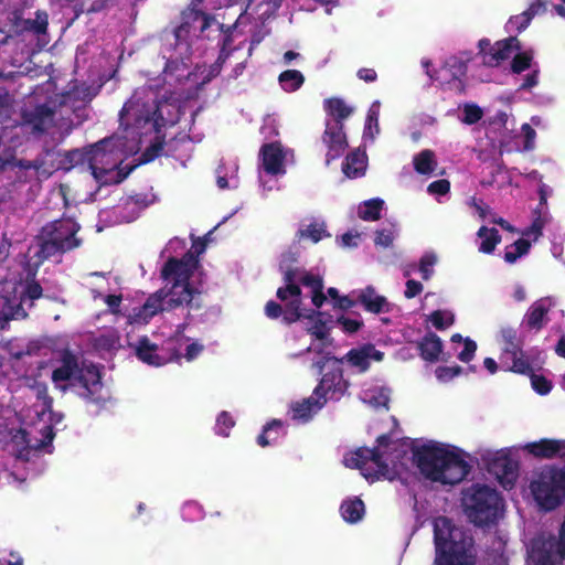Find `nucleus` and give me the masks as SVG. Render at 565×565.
Listing matches in <instances>:
<instances>
[{
  "label": "nucleus",
  "mask_w": 565,
  "mask_h": 565,
  "mask_svg": "<svg viewBox=\"0 0 565 565\" xmlns=\"http://www.w3.org/2000/svg\"><path fill=\"white\" fill-rule=\"evenodd\" d=\"M198 265L199 259L191 250L181 258L169 257L160 271L161 278L168 284L151 294L142 306L135 308L132 319L147 323L159 312L172 311L183 306L189 310H200L203 307L201 291L190 284Z\"/></svg>",
  "instance_id": "nucleus-1"
},
{
  "label": "nucleus",
  "mask_w": 565,
  "mask_h": 565,
  "mask_svg": "<svg viewBox=\"0 0 565 565\" xmlns=\"http://www.w3.org/2000/svg\"><path fill=\"white\" fill-rule=\"evenodd\" d=\"M51 380L55 388L66 392L70 386L78 385L79 394L87 402L102 404L106 398L102 395L103 383L99 369L95 364L81 366L78 358L68 349L61 352Z\"/></svg>",
  "instance_id": "nucleus-2"
},
{
  "label": "nucleus",
  "mask_w": 565,
  "mask_h": 565,
  "mask_svg": "<svg viewBox=\"0 0 565 565\" xmlns=\"http://www.w3.org/2000/svg\"><path fill=\"white\" fill-rule=\"evenodd\" d=\"M414 461L428 480L457 484L470 472L469 463L457 452L439 445H423L413 451Z\"/></svg>",
  "instance_id": "nucleus-3"
},
{
  "label": "nucleus",
  "mask_w": 565,
  "mask_h": 565,
  "mask_svg": "<svg viewBox=\"0 0 565 565\" xmlns=\"http://www.w3.org/2000/svg\"><path fill=\"white\" fill-rule=\"evenodd\" d=\"M434 565H476L473 539L447 516L434 520Z\"/></svg>",
  "instance_id": "nucleus-4"
},
{
  "label": "nucleus",
  "mask_w": 565,
  "mask_h": 565,
  "mask_svg": "<svg viewBox=\"0 0 565 565\" xmlns=\"http://www.w3.org/2000/svg\"><path fill=\"white\" fill-rule=\"evenodd\" d=\"M36 271H29L24 280L7 281L0 285V330L11 320L28 318L34 301L44 297L41 284L35 279Z\"/></svg>",
  "instance_id": "nucleus-5"
},
{
  "label": "nucleus",
  "mask_w": 565,
  "mask_h": 565,
  "mask_svg": "<svg viewBox=\"0 0 565 565\" xmlns=\"http://www.w3.org/2000/svg\"><path fill=\"white\" fill-rule=\"evenodd\" d=\"M166 119L160 111V104L157 98L145 102L134 95L129 98L119 111V125L125 131L138 137L156 132L159 134Z\"/></svg>",
  "instance_id": "nucleus-6"
},
{
  "label": "nucleus",
  "mask_w": 565,
  "mask_h": 565,
  "mask_svg": "<svg viewBox=\"0 0 565 565\" xmlns=\"http://www.w3.org/2000/svg\"><path fill=\"white\" fill-rule=\"evenodd\" d=\"M79 228L72 218L55 220L45 224L36 236L39 244L36 257L40 263L79 247L82 239L76 236Z\"/></svg>",
  "instance_id": "nucleus-7"
},
{
  "label": "nucleus",
  "mask_w": 565,
  "mask_h": 565,
  "mask_svg": "<svg viewBox=\"0 0 565 565\" xmlns=\"http://www.w3.org/2000/svg\"><path fill=\"white\" fill-rule=\"evenodd\" d=\"M462 507L469 521L483 527L497 523L503 500L495 489L475 483L462 492Z\"/></svg>",
  "instance_id": "nucleus-8"
},
{
  "label": "nucleus",
  "mask_w": 565,
  "mask_h": 565,
  "mask_svg": "<svg viewBox=\"0 0 565 565\" xmlns=\"http://www.w3.org/2000/svg\"><path fill=\"white\" fill-rule=\"evenodd\" d=\"M298 262V253L287 250L281 254L279 260V271L282 274L284 286L279 287L276 296L280 301H290L286 305V315L284 320L287 323L298 321L301 315V288L297 284V276L302 268L294 266Z\"/></svg>",
  "instance_id": "nucleus-9"
},
{
  "label": "nucleus",
  "mask_w": 565,
  "mask_h": 565,
  "mask_svg": "<svg viewBox=\"0 0 565 565\" xmlns=\"http://www.w3.org/2000/svg\"><path fill=\"white\" fill-rule=\"evenodd\" d=\"M200 23V32L205 31L210 26V17L201 10L195 8H189L188 10L182 12V22L174 30V39L177 46H184L185 56L180 55L179 57H173L170 55L167 58L164 65V73L169 75H174L180 71H184L189 67L190 62V44L186 39L191 32V29L194 28V24Z\"/></svg>",
  "instance_id": "nucleus-10"
},
{
  "label": "nucleus",
  "mask_w": 565,
  "mask_h": 565,
  "mask_svg": "<svg viewBox=\"0 0 565 565\" xmlns=\"http://www.w3.org/2000/svg\"><path fill=\"white\" fill-rule=\"evenodd\" d=\"M531 491L544 510L556 509L565 500V470L555 466L544 469L531 483Z\"/></svg>",
  "instance_id": "nucleus-11"
},
{
  "label": "nucleus",
  "mask_w": 565,
  "mask_h": 565,
  "mask_svg": "<svg viewBox=\"0 0 565 565\" xmlns=\"http://www.w3.org/2000/svg\"><path fill=\"white\" fill-rule=\"evenodd\" d=\"M341 363L342 359L329 355L315 363L322 377L313 390V395L333 401H339L344 396L350 383L343 377Z\"/></svg>",
  "instance_id": "nucleus-12"
},
{
  "label": "nucleus",
  "mask_w": 565,
  "mask_h": 565,
  "mask_svg": "<svg viewBox=\"0 0 565 565\" xmlns=\"http://www.w3.org/2000/svg\"><path fill=\"white\" fill-rule=\"evenodd\" d=\"M384 452L379 447L358 448L350 458H345V465L359 469L363 477L374 482L380 478L392 479L388 465L383 459Z\"/></svg>",
  "instance_id": "nucleus-13"
},
{
  "label": "nucleus",
  "mask_w": 565,
  "mask_h": 565,
  "mask_svg": "<svg viewBox=\"0 0 565 565\" xmlns=\"http://www.w3.org/2000/svg\"><path fill=\"white\" fill-rule=\"evenodd\" d=\"M86 156L92 174L97 181L102 182L105 177L114 172L120 163L113 138H104L94 143L86 151Z\"/></svg>",
  "instance_id": "nucleus-14"
},
{
  "label": "nucleus",
  "mask_w": 565,
  "mask_h": 565,
  "mask_svg": "<svg viewBox=\"0 0 565 565\" xmlns=\"http://www.w3.org/2000/svg\"><path fill=\"white\" fill-rule=\"evenodd\" d=\"M533 565H555L553 557L565 559V515L558 530V536L548 535L533 541Z\"/></svg>",
  "instance_id": "nucleus-15"
},
{
  "label": "nucleus",
  "mask_w": 565,
  "mask_h": 565,
  "mask_svg": "<svg viewBox=\"0 0 565 565\" xmlns=\"http://www.w3.org/2000/svg\"><path fill=\"white\" fill-rule=\"evenodd\" d=\"M521 50V42L516 36L497 41L491 44L487 38L478 42V55L482 58V64L487 67H498L503 61L508 60L513 51Z\"/></svg>",
  "instance_id": "nucleus-16"
},
{
  "label": "nucleus",
  "mask_w": 565,
  "mask_h": 565,
  "mask_svg": "<svg viewBox=\"0 0 565 565\" xmlns=\"http://www.w3.org/2000/svg\"><path fill=\"white\" fill-rule=\"evenodd\" d=\"M136 356L146 364L161 366L171 361H180L181 353L175 347H168V355L158 353V345L147 335L140 337L134 345Z\"/></svg>",
  "instance_id": "nucleus-17"
},
{
  "label": "nucleus",
  "mask_w": 565,
  "mask_h": 565,
  "mask_svg": "<svg viewBox=\"0 0 565 565\" xmlns=\"http://www.w3.org/2000/svg\"><path fill=\"white\" fill-rule=\"evenodd\" d=\"M322 142L327 147L326 164L341 158L349 147L344 125H331V120L326 121V129L322 134Z\"/></svg>",
  "instance_id": "nucleus-18"
},
{
  "label": "nucleus",
  "mask_w": 565,
  "mask_h": 565,
  "mask_svg": "<svg viewBox=\"0 0 565 565\" xmlns=\"http://www.w3.org/2000/svg\"><path fill=\"white\" fill-rule=\"evenodd\" d=\"M489 471L504 489H512L519 476V463L508 454H497L489 462Z\"/></svg>",
  "instance_id": "nucleus-19"
},
{
  "label": "nucleus",
  "mask_w": 565,
  "mask_h": 565,
  "mask_svg": "<svg viewBox=\"0 0 565 565\" xmlns=\"http://www.w3.org/2000/svg\"><path fill=\"white\" fill-rule=\"evenodd\" d=\"M264 171L269 175L285 173V153L280 142L264 143L259 151Z\"/></svg>",
  "instance_id": "nucleus-20"
},
{
  "label": "nucleus",
  "mask_w": 565,
  "mask_h": 565,
  "mask_svg": "<svg viewBox=\"0 0 565 565\" xmlns=\"http://www.w3.org/2000/svg\"><path fill=\"white\" fill-rule=\"evenodd\" d=\"M54 111L47 105L42 104L33 109H24L21 113L22 125L29 126L33 132L43 134L52 124Z\"/></svg>",
  "instance_id": "nucleus-21"
},
{
  "label": "nucleus",
  "mask_w": 565,
  "mask_h": 565,
  "mask_svg": "<svg viewBox=\"0 0 565 565\" xmlns=\"http://www.w3.org/2000/svg\"><path fill=\"white\" fill-rule=\"evenodd\" d=\"M383 358V352L376 350L373 344L367 343L360 348L351 349L342 361L347 360L350 365L358 367L361 373H364L370 369L371 360L380 362Z\"/></svg>",
  "instance_id": "nucleus-22"
},
{
  "label": "nucleus",
  "mask_w": 565,
  "mask_h": 565,
  "mask_svg": "<svg viewBox=\"0 0 565 565\" xmlns=\"http://www.w3.org/2000/svg\"><path fill=\"white\" fill-rule=\"evenodd\" d=\"M41 439H38L34 444H31L29 439V433L25 429H20L15 438H20L22 443L25 444V447L19 450L18 458L23 460H29L30 454L32 451H41L46 447L51 446L55 433L52 425H45L40 430Z\"/></svg>",
  "instance_id": "nucleus-23"
},
{
  "label": "nucleus",
  "mask_w": 565,
  "mask_h": 565,
  "mask_svg": "<svg viewBox=\"0 0 565 565\" xmlns=\"http://www.w3.org/2000/svg\"><path fill=\"white\" fill-rule=\"evenodd\" d=\"M552 300L550 298H541L534 301L524 316V323L529 330L540 331L548 322V312L552 309Z\"/></svg>",
  "instance_id": "nucleus-24"
},
{
  "label": "nucleus",
  "mask_w": 565,
  "mask_h": 565,
  "mask_svg": "<svg viewBox=\"0 0 565 565\" xmlns=\"http://www.w3.org/2000/svg\"><path fill=\"white\" fill-rule=\"evenodd\" d=\"M358 302L362 305L366 311L372 313L390 311V302L384 296L377 295L372 286H367L360 291Z\"/></svg>",
  "instance_id": "nucleus-25"
},
{
  "label": "nucleus",
  "mask_w": 565,
  "mask_h": 565,
  "mask_svg": "<svg viewBox=\"0 0 565 565\" xmlns=\"http://www.w3.org/2000/svg\"><path fill=\"white\" fill-rule=\"evenodd\" d=\"M326 403L327 398L312 394L311 396L303 398L301 402H297L292 405V418L308 422L312 418L313 414H316L324 406Z\"/></svg>",
  "instance_id": "nucleus-26"
},
{
  "label": "nucleus",
  "mask_w": 565,
  "mask_h": 565,
  "mask_svg": "<svg viewBox=\"0 0 565 565\" xmlns=\"http://www.w3.org/2000/svg\"><path fill=\"white\" fill-rule=\"evenodd\" d=\"M417 349L424 361L436 362L443 351V341L436 333L428 332L417 342Z\"/></svg>",
  "instance_id": "nucleus-27"
},
{
  "label": "nucleus",
  "mask_w": 565,
  "mask_h": 565,
  "mask_svg": "<svg viewBox=\"0 0 565 565\" xmlns=\"http://www.w3.org/2000/svg\"><path fill=\"white\" fill-rule=\"evenodd\" d=\"M323 109L327 115L333 118L331 125H344L343 121L353 114V108L339 97L324 99Z\"/></svg>",
  "instance_id": "nucleus-28"
},
{
  "label": "nucleus",
  "mask_w": 565,
  "mask_h": 565,
  "mask_svg": "<svg viewBox=\"0 0 565 565\" xmlns=\"http://www.w3.org/2000/svg\"><path fill=\"white\" fill-rule=\"evenodd\" d=\"M559 439L542 438L539 441L529 443L524 449L535 458L540 459H552L555 458L558 448Z\"/></svg>",
  "instance_id": "nucleus-29"
},
{
  "label": "nucleus",
  "mask_w": 565,
  "mask_h": 565,
  "mask_svg": "<svg viewBox=\"0 0 565 565\" xmlns=\"http://www.w3.org/2000/svg\"><path fill=\"white\" fill-rule=\"evenodd\" d=\"M365 168L366 156L364 152H360L359 150L350 152L342 163V171L350 179L363 175Z\"/></svg>",
  "instance_id": "nucleus-30"
},
{
  "label": "nucleus",
  "mask_w": 565,
  "mask_h": 565,
  "mask_svg": "<svg viewBox=\"0 0 565 565\" xmlns=\"http://www.w3.org/2000/svg\"><path fill=\"white\" fill-rule=\"evenodd\" d=\"M340 513L345 522L358 523L365 513L364 502L360 498L344 500L340 505Z\"/></svg>",
  "instance_id": "nucleus-31"
},
{
  "label": "nucleus",
  "mask_w": 565,
  "mask_h": 565,
  "mask_svg": "<svg viewBox=\"0 0 565 565\" xmlns=\"http://www.w3.org/2000/svg\"><path fill=\"white\" fill-rule=\"evenodd\" d=\"M478 237L482 238L479 252L483 254H491L495 249L497 245L501 242V235L494 227L488 228L481 226L477 232Z\"/></svg>",
  "instance_id": "nucleus-32"
},
{
  "label": "nucleus",
  "mask_w": 565,
  "mask_h": 565,
  "mask_svg": "<svg viewBox=\"0 0 565 565\" xmlns=\"http://www.w3.org/2000/svg\"><path fill=\"white\" fill-rule=\"evenodd\" d=\"M414 169L419 174H431L437 166L433 150L425 149L414 156Z\"/></svg>",
  "instance_id": "nucleus-33"
},
{
  "label": "nucleus",
  "mask_w": 565,
  "mask_h": 565,
  "mask_svg": "<svg viewBox=\"0 0 565 565\" xmlns=\"http://www.w3.org/2000/svg\"><path fill=\"white\" fill-rule=\"evenodd\" d=\"M299 239H310L312 243H319L324 237H330L326 224L312 222L306 228H300L296 235Z\"/></svg>",
  "instance_id": "nucleus-34"
},
{
  "label": "nucleus",
  "mask_w": 565,
  "mask_h": 565,
  "mask_svg": "<svg viewBox=\"0 0 565 565\" xmlns=\"http://www.w3.org/2000/svg\"><path fill=\"white\" fill-rule=\"evenodd\" d=\"M509 360H511V364L507 363L504 366H502L505 371L527 376L534 371L530 358L524 351L513 355Z\"/></svg>",
  "instance_id": "nucleus-35"
},
{
  "label": "nucleus",
  "mask_w": 565,
  "mask_h": 565,
  "mask_svg": "<svg viewBox=\"0 0 565 565\" xmlns=\"http://www.w3.org/2000/svg\"><path fill=\"white\" fill-rule=\"evenodd\" d=\"M278 79L284 90L296 92L302 86L305 76L298 70H287L279 74Z\"/></svg>",
  "instance_id": "nucleus-36"
},
{
  "label": "nucleus",
  "mask_w": 565,
  "mask_h": 565,
  "mask_svg": "<svg viewBox=\"0 0 565 565\" xmlns=\"http://www.w3.org/2000/svg\"><path fill=\"white\" fill-rule=\"evenodd\" d=\"M281 429L282 422L279 419H273L264 426L262 434L257 437V444L260 447H267L279 438Z\"/></svg>",
  "instance_id": "nucleus-37"
},
{
  "label": "nucleus",
  "mask_w": 565,
  "mask_h": 565,
  "mask_svg": "<svg viewBox=\"0 0 565 565\" xmlns=\"http://www.w3.org/2000/svg\"><path fill=\"white\" fill-rule=\"evenodd\" d=\"M384 206L382 199L375 198L364 202L359 209L358 215L363 221H377L381 218V212Z\"/></svg>",
  "instance_id": "nucleus-38"
},
{
  "label": "nucleus",
  "mask_w": 565,
  "mask_h": 565,
  "mask_svg": "<svg viewBox=\"0 0 565 565\" xmlns=\"http://www.w3.org/2000/svg\"><path fill=\"white\" fill-rule=\"evenodd\" d=\"M49 25V17L45 11L38 10L34 19H25L23 29L36 35L45 34Z\"/></svg>",
  "instance_id": "nucleus-39"
},
{
  "label": "nucleus",
  "mask_w": 565,
  "mask_h": 565,
  "mask_svg": "<svg viewBox=\"0 0 565 565\" xmlns=\"http://www.w3.org/2000/svg\"><path fill=\"white\" fill-rule=\"evenodd\" d=\"M530 248L531 243L527 239L519 238L513 244L507 246L504 260L509 264H514L520 257L526 255Z\"/></svg>",
  "instance_id": "nucleus-40"
},
{
  "label": "nucleus",
  "mask_w": 565,
  "mask_h": 565,
  "mask_svg": "<svg viewBox=\"0 0 565 565\" xmlns=\"http://www.w3.org/2000/svg\"><path fill=\"white\" fill-rule=\"evenodd\" d=\"M429 321L437 330H445L455 323V316L450 311L438 309L430 313Z\"/></svg>",
  "instance_id": "nucleus-41"
},
{
  "label": "nucleus",
  "mask_w": 565,
  "mask_h": 565,
  "mask_svg": "<svg viewBox=\"0 0 565 565\" xmlns=\"http://www.w3.org/2000/svg\"><path fill=\"white\" fill-rule=\"evenodd\" d=\"M297 284L300 286H305L313 290H319L320 288H324L323 279L321 276L307 271L306 269H301L300 274L297 276Z\"/></svg>",
  "instance_id": "nucleus-42"
},
{
  "label": "nucleus",
  "mask_w": 565,
  "mask_h": 565,
  "mask_svg": "<svg viewBox=\"0 0 565 565\" xmlns=\"http://www.w3.org/2000/svg\"><path fill=\"white\" fill-rule=\"evenodd\" d=\"M533 54L531 51H524L516 53L511 62V71L514 74H521L529 70L532 65Z\"/></svg>",
  "instance_id": "nucleus-43"
},
{
  "label": "nucleus",
  "mask_w": 565,
  "mask_h": 565,
  "mask_svg": "<svg viewBox=\"0 0 565 565\" xmlns=\"http://www.w3.org/2000/svg\"><path fill=\"white\" fill-rule=\"evenodd\" d=\"M164 143V138L158 136L156 140L151 142L141 153L140 161L142 163H148L160 157L162 154Z\"/></svg>",
  "instance_id": "nucleus-44"
},
{
  "label": "nucleus",
  "mask_w": 565,
  "mask_h": 565,
  "mask_svg": "<svg viewBox=\"0 0 565 565\" xmlns=\"http://www.w3.org/2000/svg\"><path fill=\"white\" fill-rule=\"evenodd\" d=\"M228 42L230 38H225L220 55L216 58V61L210 66L209 73L204 76L202 84L209 83L212 78L216 77L221 73L223 64L225 63L228 56V54L225 52V47Z\"/></svg>",
  "instance_id": "nucleus-45"
},
{
  "label": "nucleus",
  "mask_w": 565,
  "mask_h": 565,
  "mask_svg": "<svg viewBox=\"0 0 565 565\" xmlns=\"http://www.w3.org/2000/svg\"><path fill=\"white\" fill-rule=\"evenodd\" d=\"M234 425L235 422L231 414L224 411L216 418L215 433L220 436L227 437Z\"/></svg>",
  "instance_id": "nucleus-46"
},
{
  "label": "nucleus",
  "mask_w": 565,
  "mask_h": 565,
  "mask_svg": "<svg viewBox=\"0 0 565 565\" xmlns=\"http://www.w3.org/2000/svg\"><path fill=\"white\" fill-rule=\"evenodd\" d=\"M533 390L540 395H546L552 390V382L543 375H536L534 371L529 375Z\"/></svg>",
  "instance_id": "nucleus-47"
},
{
  "label": "nucleus",
  "mask_w": 565,
  "mask_h": 565,
  "mask_svg": "<svg viewBox=\"0 0 565 565\" xmlns=\"http://www.w3.org/2000/svg\"><path fill=\"white\" fill-rule=\"evenodd\" d=\"M436 262L437 258L433 253H427L422 256L419 260V271L424 280H428L431 277L434 273L433 267L436 264Z\"/></svg>",
  "instance_id": "nucleus-48"
},
{
  "label": "nucleus",
  "mask_w": 565,
  "mask_h": 565,
  "mask_svg": "<svg viewBox=\"0 0 565 565\" xmlns=\"http://www.w3.org/2000/svg\"><path fill=\"white\" fill-rule=\"evenodd\" d=\"M530 23L531 21L529 20V17L522 12L520 14L510 17L507 22V29L509 31L521 33L530 25Z\"/></svg>",
  "instance_id": "nucleus-49"
},
{
  "label": "nucleus",
  "mask_w": 565,
  "mask_h": 565,
  "mask_svg": "<svg viewBox=\"0 0 565 565\" xmlns=\"http://www.w3.org/2000/svg\"><path fill=\"white\" fill-rule=\"evenodd\" d=\"M379 116H380V103L375 102L372 104L367 111L366 116V129L370 131L371 135H373V129H375V132L379 134L380 126H379Z\"/></svg>",
  "instance_id": "nucleus-50"
},
{
  "label": "nucleus",
  "mask_w": 565,
  "mask_h": 565,
  "mask_svg": "<svg viewBox=\"0 0 565 565\" xmlns=\"http://www.w3.org/2000/svg\"><path fill=\"white\" fill-rule=\"evenodd\" d=\"M462 367L459 365L454 366H438L435 371L436 377L440 382H448L454 377L460 375L462 373Z\"/></svg>",
  "instance_id": "nucleus-51"
},
{
  "label": "nucleus",
  "mask_w": 565,
  "mask_h": 565,
  "mask_svg": "<svg viewBox=\"0 0 565 565\" xmlns=\"http://www.w3.org/2000/svg\"><path fill=\"white\" fill-rule=\"evenodd\" d=\"M483 116L482 109L478 105H466L463 108V122L473 125L478 122Z\"/></svg>",
  "instance_id": "nucleus-52"
},
{
  "label": "nucleus",
  "mask_w": 565,
  "mask_h": 565,
  "mask_svg": "<svg viewBox=\"0 0 565 565\" xmlns=\"http://www.w3.org/2000/svg\"><path fill=\"white\" fill-rule=\"evenodd\" d=\"M470 61V57H467V60H461L459 57L452 56L447 61V65L455 70L452 77L455 79H459L460 76H465L467 73V63Z\"/></svg>",
  "instance_id": "nucleus-53"
},
{
  "label": "nucleus",
  "mask_w": 565,
  "mask_h": 565,
  "mask_svg": "<svg viewBox=\"0 0 565 565\" xmlns=\"http://www.w3.org/2000/svg\"><path fill=\"white\" fill-rule=\"evenodd\" d=\"M394 231L392 228H383L375 232L374 244L376 246L390 247L393 245Z\"/></svg>",
  "instance_id": "nucleus-54"
},
{
  "label": "nucleus",
  "mask_w": 565,
  "mask_h": 565,
  "mask_svg": "<svg viewBox=\"0 0 565 565\" xmlns=\"http://www.w3.org/2000/svg\"><path fill=\"white\" fill-rule=\"evenodd\" d=\"M534 214H535V217H534L531 226L523 233V235L534 234L535 239H536L537 237H540L542 235L545 222L542 217L540 209H535Z\"/></svg>",
  "instance_id": "nucleus-55"
},
{
  "label": "nucleus",
  "mask_w": 565,
  "mask_h": 565,
  "mask_svg": "<svg viewBox=\"0 0 565 565\" xmlns=\"http://www.w3.org/2000/svg\"><path fill=\"white\" fill-rule=\"evenodd\" d=\"M522 351L523 350H522L521 341L520 340L513 341V342H509V343H504L503 352H502V355L500 358L501 365L504 366L507 364V361L510 358L521 353Z\"/></svg>",
  "instance_id": "nucleus-56"
},
{
  "label": "nucleus",
  "mask_w": 565,
  "mask_h": 565,
  "mask_svg": "<svg viewBox=\"0 0 565 565\" xmlns=\"http://www.w3.org/2000/svg\"><path fill=\"white\" fill-rule=\"evenodd\" d=\"M265 315L269 319H278L281 316L284 318L286 315V308L284 309L281 305L275 300H269L265 305ZM282 321L288 324L284 319Z\"/></svg>",
  "instance_id": "nucleus-57"
},
{
  "label": "nucleus",
  "mask_w": 565,
  "mask_h": 565,
  "mask_svg": "<svg viewBox=\"0 0 565 565\" xmlns=\"http://www.w3.org/2000/svg\"><path fill=\"white\" fill-rule=\"evenodd\" d=\"M450 191V182L447 179L433 181L427 186L429 194L446 195Z\"/></svg>",
  "instance_id": "nucleus-58"
},
{
  "label": "nucleus",
  "mask_w": 565,
  "mask_h": 565,
  "mask_svg": "<svg viewBox=\"0 0 565 565\" xmlns=\"http://www.w3.org/2000/svg\"><path fill=\"white\" fill-rule=\"evenodd\" d=\"M463 350L458 354V359L462 362L468 363L475 356V353L477 351V343L470 338H466L463 340Z\"/></svg>",
  "instance_id": "nucleus-59"
},
{
  "label": "nucleus",
  "mask_w": 565,
  "mask_h": 565,
  "mask_svg": "<svg viewBox=\"0 0 565 565\" xmlns=\"http://www.w3.org/2000/svg\"><path fill=\"white\" fill-rule=\"evenodd\" d=\"M338 323L341 324L343 331L347 333H355L363 327V322L361 320H355L343 316L338 318Z\"/></svg>",
  "instance_id": "nucleus-60"
},
{
  "label": "nucleus",
  "mask_w": 565,
  "mask_h": 565,
  "mask_svg": "<svg viewBox=\"0 0 565 565\" xmlns=\"http://www.w3.org/2000/svg\"><path fill=\"white\" fill-rule=\"evenodd\" d=\"M38 399L42 402V412H51L53 407V397L49 395L46 385L38 387L36 392Z\"/></svg>",
  "instance_id": "nucleus-61"
},
{
  "label": "nucleus",
  "mask_w": 565,
  "mask_h": 565,
  "mask_svg": "<svg viewBox=\"0 0 565 565\" xmlns=\"http://www.w3.org/2000/svg\"><path fill=\"white\" fill-rule=\"evenodd\" d=\"M97 345L105 350H113L117 347L119 338L115 333L102 334L96 340Z\"/></svg>",
  "instance_id": "nucleus-62"
},
{
  "label": "nucleus",
  "mask_w": 565,
  "mask_h": 565,
  "mask_svg": "<svg viewBox=\"0 0 565 565\" xmlns=\"http://www.w3.org/2000/svg\"><path fill=\"white\" fill-rule=\"evenodd\" d=\"M546 11V4L542 0H534L530 3L529 8L523 11L525 15L529 17V20L532 21L534 17L537 14H542Z\"/></svg>",
  "instance_id": "nucleus-63"
},
{
  "label": "nucleus",
  "mask_w": 565,
  "mask_h": 565,
  "mask_svg": "<svg viewBox=\"0 0 565 565\" xmlns=\"http://www.w3.org/2000/svg\"><path fill=\"white\" fill-rule=\"evenodd\" d=\"M546 11V4L542 0H534L530 3L529 8L523 11L525 15L529 17V20L532 21L534 17L537 14H542Z\"/></svg>",
  "instance_id": "nucleus-64"
}]
</instances>
